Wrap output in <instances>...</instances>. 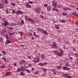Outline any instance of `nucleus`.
I'll return each instance as SVG.
<instances>
[{"label":"nucleus","instance_id":"nucleus-1","mask_svg":"<svg viewBox=\"0 0 78 78\" xmlns=\"http://www.w3.org/2000/svg\"><path fill=\"white\" fill-rule=\"evenodd\" d=\"M6 31V29H3L2 30V32L0 33V34L3 36H4V37H6V38L7 39L8 38V35L5 33Z\"/></svg>","mask_w":78,"mask_h":78},{"label":"nucleus","instance_id":"nucleus-2","mask_svg":"<svg viewBox=\"0 0 78 78\" xmlns=\"http://www.w3.org/2000/svg\"><path fill=\"white\" fill-rule=\"evenodd\" d=\"M65 67L64 66L62 68L64 70H67V71H70V68H68L69 67V65H65Z\"/></svg>","mask_w":78,"mask_h":78},{"label":"nucleus","instance_id":"nucleus-3","mask_svg":"<svg viewBox=\"0 0 78 78\" xmlns=\"http://www.w3.org/2000/svg\"><path fill=\"white\" fill-rule=\"evenodd\" d=\"M57 44L55 42H53L52 44L51 45V47L53 48H58V46H57Z\"/></svg>","mask_w":78,"mask_h":78},{"label":"nucleus","instance_id":"nucleus-4","mask_svg":"<svg viewBox=\"0 0 78 78\" xmlns=\"http://www.w3.org/2000/svg\"><path fill=\"white\" fill-rule=\"evenodd\" d=\"M16 14H17L18 15L19 14H23V12L22 10H18L16 12Z\"/></svg>","mask_w":78,"mask_h":78},{"label":"nucleus","instance_id":"nucleus-5","mask_svg":"<svg viewBox=\"0 0 78 78\" xmlns=\"http://www.w3.org/2000/svg\"><path fill=\"white\" fill-rule=\"evenodd\" d=\"M47 63L46 62H44V63H39V65L40 66H41V67H44V65H47Z\"/></svg>","mask_w":78,"mask_h":78},{"label":"nucleus","instance_id":"nucleus-6","mask_svg":"<svg viewBox=\"0 0 78 78\" xmlns=\"http://www.w3.org/2000/svg\"><path fill=\"white\" fill-rule=\"evenodd\" d=\"M2 25H5V27H6L8 25V23L6 20L4 21V23H2Z\"/></svg>","mask_w":78,"mask_h":78},{"label":"nucleus","instance_id":"nucleus-7","mask_svg":"<svg viewBox=\"0 0 78 78\" xmlns=\"http://www.w3.org/2000/svg\"><path fill=\"white\" fill-rule=\"evenodd\" d=\"M25 63V61L24 60H22L20 61V62H19V64L20 65H22L24 64Z\"/></svg>","mask_w":78,"mask_h":78},{"label":"nucleus","instance_id":"nucleus-8","mask_svg":"<svg viewBox=\"0 0 78 78\" xmlns=\"http://www.w3.org/2000/svg\"><path fill=\"white\" fill-rule=\"evenodd\" d=\"M27 8H31V6L29 4L27 3L25 5Z\"/></svg>","mask_w":78,"mask_h":78},{"label":"nucleus","instance_id":"nucleus-9","mask_svg":"<svg viewBox=\"0 0 78 78\" xmlns=\"http://www.w3.org/2000/svg\"><path fill=\"white\" fill-rule=\"evenodd\" d=\"M63 10H64V11H69H69H71V9H70L69 8H63Z\"/></svg>","mask_w":78,"mask_h":78},{"label":"nucleus","instance_id":"nucleus-10","mask_svg":"<svg viewBox=\"0 0 78 78\" xmlns=\"http://www.w3.org/2000/svg\"><path fill=\"white\" fill-rule=\"evenodd\" d=\"M42 32V33L44 34H46V35H47V34H48L47 32V31H45V30H43V31Z\"/></svg>","mask_w":78,"mask_h":78},{"label":"nucleus","instance_id":"nucleus-11","mask_svg":"<svg viewBox=\"0 0 78 78\" xmlns=\"http://www.w3.org/2000/svg\"><path fill=\"white\" fill-rule=\"evenodd\" d=\"M12 41H11V40H7L6 41L5 44H9V43H11Z\"/></svg>","mask_w":78,"mask_h":78},{"label":"nucleus","instance_id":"nucleus-12","mask_svg":"<svg viewBox=\"0 0 78 78\" xmlns=\"http://www.w3.org/2000/svg\"><path fill=\"white\" fill-rule=\"evenodd\" d=\"M59 21L60 22H61L62 23H66V20H59Z\"/></svg>","mask_w":78,"mask_h":78},{"label":"nucleus","instance_id":"nucleus-13","mask_svg":"<svg viewBox=\"0 0 78 78\" xmlns=\"http://www.w3.org/2000/svg\"><path fill=\"white\" fill-rule=\"evenodd\" d=\"M52 6H53V7H54V8H56L57 6V3L53 4Z\"/></svg>","mask_w":78,"mask_h":78},{"label":"nucleus","instance_id":"nucleus-14","mask_svg":"<svg viewBox=\"0 0 78 78\" xmlns=\"http://www.w3.org/2000/svg\"><path fill=\"white\" fill-rule=\"evenodd\" d=\"M37 30H38L39 31H40V32H42L43 30L41 29V28H37Z\"/></svg>","mask_w":78,"mask_h":78},{"label":"nucleus","instance_id":"nucleus-15","mask_svg":"<svg viewBox=\"0 0 78 78\" xmlns=\"http://www.w3.org/2000/svg\"><path fill=\"white\" fill-rule=\"evenodd\" d=\"M34 35L35 37H39V36L37 35L36 34V32H34Z\"/></svg>","mask_w":78,"mask_h":78},{"label":"nucleus","instance_id":"nucleus-16","mask_svg":"<svg viewBox=\"0 0 78 78\" xmlns=\"http://www.w3.org/2000/svg\"><path fill=\"white\" fill-rule=\"evenodd\" d=\"M21 70H23V69H25V66H21Z\"/></svg>","mask_w":78,"mask_h":78},{"label":"nucleus","instance_id":"nucleus-17","mask_svg":"<svg viewBox=\"0 0 78 78\" xmlns=\"http://www.w3.org/2000/svg\"><path fill=\"white\" fill-rule=\"evenodd\" d=\"M6 39H8L9 40L12 41V37L11 36H9V37H8V38Z\"/></svg>","mask_w":78,"mask_h":78},{"label":"nucleus","instance_id":"nucleus-18","mask_svg":"<svg viewBox=\"0 0 78 78\" xmlns=\"http://www.w3.org/2000/svg\"><path fill=\"white\" fill-rule=\"evenodd\" d=\"M62 15L63 16H67V13L66 12H63L62 13Z\"/></svg>","mask_w":78,"mask_h":78},{"label":"nucleus","instance_id":"nucleus-19","mask_svg":"<svg viewBox=\"0 0 78 78\" xmlns=\"http://www.w3.org/2000/svg\"><path fill=\"white\" fill-rule=\"evenodd\" d=\"M47 9V11H50L51 10V7L49 6L48 7Z\"/></svg>","mask_w":78,"mask_h":78},{"label":"nucleus","instance_id":"nucleus-20","mask_svg":"<svg viewBox=\"0 0 78 78\" xmlns=\"http://www.w3.org/2000/svg\"><path fill=\"white\" fill-rule=\"evenodd\" d=\"M57 55H58V56H62V54L59 52H58Z\"/></svg>","mask_w":78,"mask_h":78},{"label":"nucleus","instance_id":"nucleus-21","mask_svg":"<svg viewBox=\"0 0 78 78\" xmlns=\"http://www.w3.org/2000/svg\"><path fill=\"white\" fill-rule=\"evenodd\" d=\"M72 15H74L76 16H78V14L76 13H73L72 14Z\"/></svg>","mask_w":78,"mask_h":78},{"label":"nucleus","instance_id":"nucleus-22","mask_svg":"<svg viewBox=\"0 0 78 78\" xmlns=\"http://www.w3.org/2000/svg\"><path fill=\"white\" fill-rule=\"evenodd\" d=\"M20 75H22V76H24V75H25V74L23 73V72H21Z\"/></svg>","mask_w":78,"mask_h":78},{"label":"nucleus","instance_id":"nucleus-23","mask_svg":"<svg viewBox=\"0 0 78 78\" xmlns=\"http://www.w3.org/2000/svg\"><path fill=\"white\" fill-rule=\"evenodd\" d=\"M24 17L26 19V20H28V16L27 15H25L24 16Z\"/></svg>","mask_w":78,"mask_h":78},{"label":"nucleus","instance_id":"nucleus-24","mask_svg":"<svg viewBox=\"0 0 78 78\" xmlns=\"http://www.w3.org/2000/svg\"><path fill=\"white\" fill-rule=\"evenodd\" d=\"M20 23H22V24H25L23 20H22V21L21 22H20Z\"/></svg>","mask_w":78,"mask_h":78},{"label":"nucleus","instance_id":"nucleus-25","mask_svg":"<svg viewBox=\"0 0 78 78\" xmlns=\"http://www.w3.org/2000/svg\"><path fill=\"white\" fill-rule=\"evenodd\" d=\"M68 76V75L66 74H63L62 75V76H63V77H67Z\"/></svg>","mask_w":78,"mask_h":78},{"label":"nucleus","instance_id":"nucleus-26","mask_svg":"<svg viewBox=\"0 0 78 78\" xmlns=\"http://www.w3.org/2000/svg\"><path fill=\"white\" fill-rule=\"evenodd\" d=\"M37 12H38V11H41V8L38 7L37 9Z\"/></svg>","mask_w":78,"mask_h":78},{"label":"nucleus","instance_id":"nucleus-27","mask_svg":"<svg viewBox=\"0 0 78 78\" xmlns=\"http://www.w3.org/2000/svg\"><path fill=\"white\" fill-rule=\"evenodd\" d=\"M57 68L58 69H61V66H58L57 67Z\"/></svg>","mask_w":78,"mask_h":78},{"label":"nucleus","instance_id":"nucleus-28","mask_svg":"<svg viewBox=\"0 0 78 78\" xmlns=\"http://www.w3.org/2000/svg\"><path fill=\"white\" fill-rule=\"evenodd\" d=\"M27 58L29 59H31V57L30 55H27Z\"/></svg>","mask_w":78,"mask_h":78},{"label":"nucleus","instance_id":"nucleus-29","mask_svg":"<svg viewBox=\"0 0 78 78\" xmlns=\"http://www.w3.org/2000/svg\"><path fill=\"white\" fill-rule=\"evenodd\" d=\"M0 6L1 7V8H3V7H4V5H3V4H1L0 5Z\"/></svg>","mask_w":78,"mask_h":78},{"label":"nucleus","instance_id":"nucleus-30","mask_svg":"<svg viewBox=\"0 0 78 78\" xmlns=\"http://www.w3.org/2000/svg\"><path fill=\"white\" fill-rule=\"evenodd\" d=\"M7 75H10V74H9V72H7L5 76H7Z\"/></svg>","mask_w":78,"mask_h":78},{"label":"nucleus","instance_id":"nucleus-31","mask_svg":"<svg viewBox=\"0 0 78 78\" xmlns=\"http://www.w3.org/2000/svg\"><path fill=\"white\" fill-rule=\"evenodd\" d=\"M11 4H12V6H15V5H16V4H15V3H14V2H12L11 3Z\"/></svg>","mask_w":78,"mask_h":78},{"label":"nucleus","instance_id":"nucleus-32","mask_svg":"<svg viewBox=\"0 0 78 78\" xmlns=\"http://www.w3.org/2000/svg\"><path fill=\"white\" fill-rule=\"evenodd\" d=\"M4 3L5 4H8V3H9V2L5 0V3Z\"/></svg>","mask_w":78,"mask_h":78},{"label":"nucleus","instance_id":"nucleus-33","mask_svg":"<svg viewBox=\"0 0 78 78\" xmlns=\"http://www.w3.org/2000/svg\"><path fill=\"white\" fill-rule=\"evenodd\" d=\"M2 52L3 54L4 55H6V53L5 51H2Z\"/></svg>","mask_w":78,"mask_h":78},{"label":"nucleus","instance_id":"nucleus-34","mask_svg":"<svg viewBox=\"0 0 78 78\" xmlns=\"http://www.w3.org/2000/svg\"><path fill=\"white\" fill-rule=\"evenodd\" d=\"M41 58H43V59H44L45 58V55H42L41 56Z\"/></svg>","mask_w":78,"mask_h":78},{"label":"nucleus","instance_id":"nucleus-35","mask_svg":"<svg viewBox=\"0 0 78 78\" xmlns=\"http://www.w3.org/2000/svg\"><path fill=\"white\" fill-rule=\"evenodd\" d=\"M60 52L61 53V54H62H62L64 53V51H63L62 49H61V50L60 51Z\"/></svg>","mask_w":78,"mask_h":78},{"label":"nucleus","instance_id":"nucleus-36","mask_svg":"<svg viewBox=\"0 0 78 78\" xmlns=\"http://www.w3.org/2000/svg\"><path fill=\"white\" fill-rule=\"evenodd\" d=\"M54 52L56 55H57V54H58V51L56 50H55L54 51Z\"/></svg>","mask_w":78,"mask_h":78},{"label":"nucleus","instance_id":"nucleus-37","mask_svg":"<svg viewBox=\"0 0 78 78\" xmlns=\"http://www.w3.org/2000/svg\"><path fill=\"white\" fill-rule=\"evenodd\" d=\"M27 20L30 21V22H33V20L31 19V18H29Z\"/></svg>","mask_w":78,"mask_h":78},{"label":"nucleus","instance_id":"nucleus-38","mask_svg":"<svg viewBox=\"0 0 78 78\" xmlns=\"http://www.w3.org/2000/svg\"><path fill=\"white\" fill-rule=\"evenodd\" d=\"M43 70V71H44V73H45V72H46V71H47V69H44V68H43L42 69Z\"/></svg>","mask_w":78,"mask_h":78},{"label":"nucleus","instance_id":"nucleus-39","mask_svg":"<svg viewBox=\"0 0 78 78\" xmlns=\"http://www.w3.org/2000/svg\"><path fill=\"white\" fill-rule=\"evenodd\" d=\"M15 34V32L12 33H10L9 34V36H11V35H13Z\"/></svg>","mask_w":78,"mask_h":78},{"label":"nucleus","instance_id":"nucleus-40","mask_svg":"<svg viewBox=\"0 0 78 78\" xmlns=\"http://www.w3.org/2000/svg\"><path fill=\"white\" fill-rule=\"evenodd\" d=\"M55 70H54V71H53V73L54 75H56V73L55 72Z\"/></svg>","mask_w":78,"mask_h":78},{"label":"nucleus","instance_id":"nucleus-41","mask_svg":"<svg viewBox=\"0 0 78 78\" xmlns=\"http://www.w3.org/2000/svg\"><path fill=\"white\" fill-rule=\"evenodd\" d=\"M5 1H6V0H1V1L3 3H4L5 2Z\"/></svg>","mask_w":78,"mask_h":78},{"label":"nucleus","instance_id":"nucleus-42","mask_svg":"<svg viewBox=\"0 0 78 78\" xmlns=\"http://www.w3.org/2000/svg\"><path fill=\"white\" fill-rule=\"evenodd\" d=\"M5 66H6V65H4L3 66H1L0 67V68H4V67H5Z\"/></svg>","mask_w":78,"mask_h":78},{"label":"nucleus","instance_id":"nucleus-43","mask_svg":"<svg viewBox=\"0 0 78 78\" xmlns=\"http://www.w3.org/2000/svg\"><path fill=\"white\" fill-rule=\"evenodd\" d=\"M71 6L73 8H74V7H75V5L74 4H71Z\"/></svg>","mask_w":78,"mask_h":78},{"label":"nucleus","instance_id":"nucleus-44","mask_svg":"<svg viewBox=\"0 0 78 78\" xmlns=\"http://www.w3.org/2000/svg\"><path fill=\"white\" fill-rule=\"evenodd\" d=\"M29 36H32L33 34L31 33H28Z\"/></svg>","mask_w":78,"mask_h":78},{"label":"nucleus","instance_id":"nucleus-45","mask_svg":"<svg viewBox=\"0 0 78 78\" xmlns=\"http://www.w3.org/2000/svg\"><path fill=\"white\" fill-rule=\"evenodd\" d=\"M20 69H21V68H18L17 70L18 72H20Z\"/></svg>","mask_w":78,"mask_h":78},{"label":"nucleus","instance_id":"nucleus-46","mask_svg":"<svg viewBox=\"0 0 78 78\" xmlns=\"http://www.w3.org/2000/svg\"><path fill=\"white\" fill-rule=\"evenodd\" d=\"M55 11L57 12H58V11H59V10L58 9H57L56 8H55Z\"/></svg>","mask_w":78,"mask_h":78},{"label":"nucleus","instance_id":"nucleus-47","mask_svg":"<svg viewBox=\"0 0 78 78\" xmlns=\"http://www.w3.org/2000/svg\"><path fill=\"white\" fill-rule=\"evenodd\" d=\"M12 10V12L13 13H16V10Z\"/></svg>","mask_w":78,"mask_h":78},{"label":"nucleus","instance_id":"nucleus-48","mask_svg":"<svg viewBox=\"0 0 78 78\" xmlns=\"http://www.w3.org/2000/svg\"><path fill=\"white\" fill-rule=\"evenodd\" d=\"M38 73H39L38 71L35 72L34 73V74H35V75H36L37 74H38Z\"/></svg>","mask_w":78,"mask_h":78},{"label":"nucleus","instance_id":"nucleus-49","mask_svg":"<svg viewBox=\"0 0 78 78\" xmlns=\"http://www.w3.org/2000/svg\"><path fill=\"white\" fill-rule=\"evenodd\" d=\"M75 55L76 58H78V54L76 53L75 54Z\"/></svg>","mask_w":78,"mask_h":78},{"label":"nucleus","instance_id":"nucleus-50","mask_svg":"<svg viewBox=\"0 0 78 78\" xmlns=\"http://www.w3.org/2000/svg\"><path fill=\"white\" fill-rule=\"evenodd\" d=\"M56 2L55 1H53L52 2V3L53 4H54V3H56Z\"/></svg>","mask_w":78,"mask_h":78},{"label":"nucleus","instance_id":"nucleus-51","mask_svg":"<svg viewBox=\"0 0 78 78\" xmlns=\"http://www.w3.org/2000/svg\"><path fill=\"white\" fill-rule=\"evenodd\" d=\"M17 25L16 23H13L12 24V26H16Z\"/></svg>","mask_w":78,"mask_h":78},{"label":"nucleus","instance_id":"nucleus-52","mask_svg":"<svg viewBox=\"0 0 78 78\" xmlns=\"http://www.w3.org/2000/svg\"><path fill=\"white\" fill-rule=\"evenodd\" d=\"M25 70H26V71H27L28 73H30V71L28 69H25Z\"/></svg>","mask_w":78,"mask_h":78},{"label":"nucleus","instance_id":"nucleus-53","mask_svg":"<svg viewBox=\"0 0 78 78\" xmlns=\"http://www.w3.org/2000/svg\"><path fill=\"white\" fill-rule=\"evenodd\" d=\"M40 16L41 18H42V19L44 18V16H43V15H40Z\"/></svg>","mask_w":78,"mask_h":78},{"label":"nucleus","instance_id":"nucleus-54","mask_svg":"<svg viewBox=\"0 0 78 78\" xmlns=\"http://www.w3.org/2000/svg\"><path fill=\"white\" fill-rule=\"evenodd\" d=\"M36 59H40V58H39V56H36Z\"/></svg>","mask_w":78,"mask_h":78},{"label":"nucleus","instance_id":"nucleus-55","mask_svg":"<svg viewBox=\"0 0 78 78\" xmlns=\"http://www.w3.org/2000/svg\"><path fill=\"white\" fill-rule=\"evenodd\" d=\"M28 67H31V66H32V65H31V64H29L28 65Z\"/></svg>","mask_w":78,"mask_h":78},{"label":"nucleus","instance_id":"nucleus-56","mask_svg":"<svg viewBox=\"0 0 78 78\" xmlns=\"http://www.w3.org/2000/svg\"><path fill=\"white\" fill-rule=\"evenodd\" d=\"M41 61V59H38L37 60V62H39L40 61Z\"/></svg>","mask_w":78,"mask_h":78},{"label":"nucleus","instance_id":"nucleus-57","mask_svg":"<svg viewBox=\"0 0 78 78\" xmlns=\"http://www.w3.org/2000/svg\"><path fill=\"white\" fill-rule=\"evenodd\" d=\"M69 58L71 59V60H73V58L72 57H69Z\"/></svg>","mask_w":78,"mask_h":78},{"label":"nucleus","instance_id":"nucleus-58","mask_svg":"<svg viewBox=\"0 0 78 78\" xmlns=\"http://www.w3.org/2000/svg\"><path fill=\"white\" fill-rule=\"evenodd\" d=\"M55 28H56V29H59V26H58V27L55 26Z\"/></svg>","mask_w":78,"mask_h":78},{"label":"nucleus","instance_id":"nucleus-59","mask_svg":"<svg viewBox=\"0 0 78 78\" xmlns=\"http://www.w3.org/2000/svg\"><path fill=\"white\" fill-rule=\"evenodd\" d=\"M73 51H74V52H76V49H75V48H73Z\"/></svg>","mask_w":78,"mask_h":78},{"label":"nucleus","instance_id":"nucleus-60","mask_svg":"<svg viewBox=\"0 0 78 78\" xmlns=\"http://www.w3.org/2000/svg\"><path fill=\"white\" fill-rule=\"evenodd\" d=\"M28 3H31V4H32L33 3H34V2H28Z\"/></svg>","mask_w":78,"mask_h":78},{"label":"nucleus","instance_id":"nucleus-61","mask_svg":"<svg viewBox=\"0 0 78 78\" xmlns=\"http://www.w3.org/2000/svg\"><path fill=\"white\" fill-rule=\"evenodd\" d=\"M5 61L6 62H9V61L6 59L5 60Z\"/></svg>","mask_w":78,"mask_h":78},{"label":"nucleus","instance_id":"nucleus-62","mask_svg":"<svg viewBox=\"0 0 78 78\" xmlns=\"http://www.w3.org/2000/svg\"><path fill=\"white\" fill-rule=\"evenodd\" d=\"M2 59H4V61H5V60L6 59V58L5 57H2Z\"/></svg>","mask_w":78,"mask_h":78},{"label":"nucleus","instance_id":"nucleus-63","mask_svg":"<svg viewBox=\"0 0 78 78\" xmlns=\"http://www.w3.org/2000/svg\"><path fill=\"white\" fill-rule=\"evenodd\" d=\"M52 11H55V8H53L52 9Z\"/></svg>","mask_w":78,"mask_h":78},{"label":"nucleus","instance_id":"nucleus-64","mask_svg":"<svg viewBox=\"0 0 78 78\" xmlns=\"http://www.w3.org/2000/svg\"><path fill=\"white\" fill-rule=\"evenodd\" d=\"M7 33H11V31L9 30H8Z\"/></svg>","mask_w":78,"mask_h":78}]
</instances>
